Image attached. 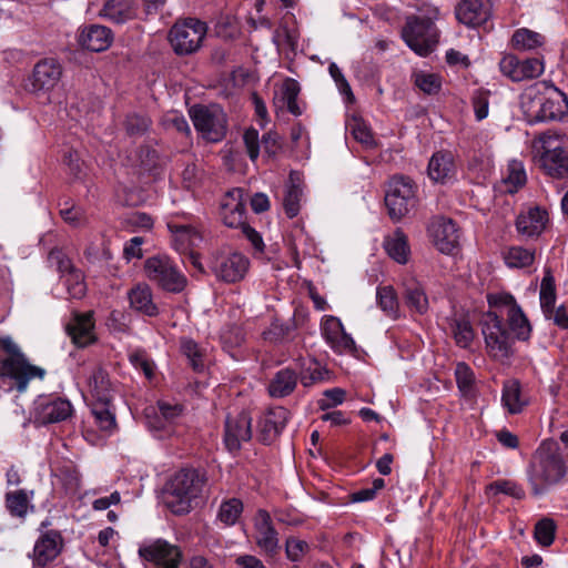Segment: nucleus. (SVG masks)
Masks as SVG:
<instances>
[{
  "label": "nucleus",
  "instance_id": "nucleus-53",
  "mask_svg": "<svg viewBox=\"0 0 568 568\" xmlns=\"http://www.w3.org/2000/svg\"><path fill=\"white\" fill-rule=\"evenodd\" d=\"M488 488L495 494L501 493L517 499H523L525 497V490L523 487L511 480H496L491 483Z\"/></svg>",
  "mask_w": 568,
  "mask_h": 568
},
{
  "label": "nucleus",
  "instance_id": "nucleus-4",
  "mask_svg": "<svg viewBox=\"0 0 568 568\" xmlns=\"http://www.w3.org/2000/svg\"><path fill=\"white\" fill-rule=\"evenodd\" d=\"M416 184L408 176L397 175L390 179L385 204L392 220H400L416 206Z\"/></svg>",
  "mask_w": 568,
  "mask_h": 568
},
{
  "label": "nucleus",
  "instance_id": "nucleus-57",
  "mask_svg": "<svg viewBox=\"0 0 568 568\" xmlns=\"http://www.w3.org/2000/svg\"><path fill=\"white\" fill-rule=\"evenodd\" d=\"M328 72L331 77L334 79L339 92L346 97L347 101H353L354 94L352 92L351 85L345 79L339 68L337 67V64L332 62L328 67Z\"/></svg>",
  "mask_w": 568,
  "mask_h": 568
},
{
  "label": "nucleus",
  "instance_id": "nucleus-13",
  "mask_svg": "<svg viewBox=\"0 0 568 568\" xmlns=\"http://www.w3.org/2000/svg\"><path fill=\"white\" fill-rule=\"evenodd\" d=\"M504 75L514 82L538 78L544 72V63L538 58L520 59L514 54H506L499 62Z\"/></svg>",
  "mask_w": 568,
  "mask_h": 568
},
{
  "label": "nucleus",
  "instance_id": "nucleus-62",
  "mask_svg": "<svg viewBox=\"0 0 568 568\" xmlns=\"http://www.w3.org/2000/svg\"><path fill=\"white\" fill-rule=\"evenodd\" d=\"M307 548H308V545L304 540H300L294 537H288L286 539L285 551H286L287 558L292 561H298L302 558L305 549H307Z\"/></svg>",
  "mask_w": 568,
  "mask_h": 568
},
{
  "label": "nucleus",
  "instance_id": "nucleus-49",
  "mask_svg": "<svg viewBox=\"0 0 568 568\" xmlns=\"http://www.w3.org/2000/svg\"><path fill=\"white\" fill-rule=\"evenodd\" d=\"M302 194V189L295 183H292L287 187L283 199V206L286 215L290 219H293L298 214Z\"/></svg>",
  "mask_w": 568,
  "mask_h": 568
},
{
  "label": "nucleus",
  "instance_id": "nucleus-54",
  "mask_svg": "<svg viewBox=\"0 0 568 568\" xmlns=\"http://www.w3.org/2000/svg\"><path fill=\"white\" fill-rule=\"evenodd\" d=\"M456 383L460 392L468 393L474 384V373L466 363H458L455 369Z\"/></svg>",
  "mask_w": 568,
  "mask_h": 568
},
{
  "label": "nucleus",
  "instance_id": "nucleus-50",
  "mask_svg": "<svg viewBox=\"0 0 568 568\" xmlns=\"http://www.w3.org/2000/svg\"><path fill=\"white\" fill-rule=\"evenodd\" d=\"M326 371L320 366L316 361H310L307 366H302L300 371V381L304 387H310L324 379Z\"/></svg>",
  "mask_w": 568,
  "mask_h": 568
},
{
  "label": "nucleus",
  "instance_id": "nucleus-24",
  "mask_svg": "<svg viewBox=\"0 0 568 568\" xmlns=\"http://www.w3.org/2000/svg\"><path fill=\"white\" fill-rule=\"evenodd\" d=\"M548 222V213L540 207H531L526 213L518 215L516 229L526 237L539 236Z\"/></svg>",
  "mask_w": 568,
  "mask_h": 568
},
{
  "label": "nucleus",
  "instance_id": "nucleus-2",
  "mask_svg": "<svg viewBox=\"0 0 568 568\" xmlns=\"http://www.w3.org/2000/svg\"><path fill=\"white\" fill-rule=\"evenodd\" d=\"M567 468L556 440H544L527 468V479L531 494L544 495L549 487L558 484L566 475Z\"/></svg>",
  "mask_w": 568,
  "mask_h": 568
},
{
  "label": "nucleus",
  "instance_id": "nucleus-39",
  "mask_svg": "<svg viewBox=\"0 0 568 568\" xmlns=\"http://www.w3.org/2000/svg\"><path fill=\"white\" fill-rule=\"evenodd\" d=\"M30 500L24 489L9 491L6 494V508L10 515L23 518L29 509Z\"/></svg>",
  "mask_w": 568,
  "mask_h": 568
},
{
  "label": "nucleus",
  "instance_id": "nucleus-19",
  "mask_svg": "<svg viewBox=\"0 0 568 568\" xmlns=\"http://www.w3.org/2000/svg\"><path fill=\"white\" fill-rule=\"evenodd\" d=\"M63 547V539L58 530H48L38 538L33 548V561L38 566H45L57 558Z\"/></svg>",
  "mask_w": 568,
  "mask_h": 568
},
{
  "label": "nucleus",
  "instance_id": "nucleus-34",
  "mask_svg": "<svg viewBox=\"0 0 568 568\" xmlns=\"http://www.w3.org/2000/svg\"><path fill=\"white\" fill-rule=\"evenodd\" d=\"M501 400L510 414H518L523 410L526 402L521 399L520 384L516 379L505 382Z\"/></svg>",
  "mask_w": 568,
  "mask_h": 568
},
{
  "label": "nucleus",
  "instance_id": "nucleus-58",
  "mask_svg": "<svg viewBox=\"0 0 568 568\" xmlns=\"http://www.w3.org/2000/svg\"><path fill=\"white\" fill-rule=\"evenodd\" d=\"M352 134L356 141L362 143L367 149H372L376 145L374 136L371 130L361 121H355L352 128Z\"/></svg>",
  "mask_w": 568,
  "mask_h": 568
},
{
  "label": "nucleus",
  "instance_id": "nucleus-31",
  "mask_svg": "<svg viewBox=\"0 0 568 568\" xmlns=\"http://www.w3.org/2000/svg\"><path fill=\"white\" fill-rule=\"evenodd\" d=\"M102 12L112 22L124 23L135 16L134 0H109Z\"/></svg>",
  "mask_w": 568,
  "mask_h": 568
},
{
  "label": "nucleus",
  "instance_id": "nucleus-38",
  "mask_svg": "<svg viewBox=\"0 0 568 568\" xmlns=\"http://www.w3.org/2000/svg\"><path fill=\"white\" fill-rule=\"evenodd\" d=\"M180 349L182 354L187 358L190 366L194 372H203L205 364L203 361V352L193 339L182 337L180 339Z\"/></svg>",
  "mask_w": 568,
  "mask_h": 568
},
{
  "label": "nucleus",
  "instance_id": "nucleus-5",
  "mask_svg": "<svg viewBox=\"0 0 568 568\" xmlns=\"http://www.w3.org/2000/svg\"><path fill=\"white\" fill-rule=\"evenodd\" d=\"M194 128L209 142L221 141L227 131L226 114L219 104H196L190 109Z\"/></svg>",
  "mask_w": 568,
  "mask_h": 568
},
{
  "label": "nucleus",
  "instance_id": "nucleus-25",
  "mask_svg": "<svg viewBox=\"0 0 568 568\" xmlns=\"http://www.w3.org/2000/svg\"><path fill=\"white\" fill-rule=\"evenodd\" d=\"M79 43L81 47L93 52L104 51L112 43L111 30L99 24L85 27L79 36Z\"/></svg>",
  "mask_w": 568,
  "mask_h": 568
},
{
  "label": "nucleus",
  "instance_id": "nucleus-56",
  "mask_svg": "<svg viewBox=\"0 0 568 568\" xmlns=\"http://www.w3.org/2000/svg\"><path fill=\"white\" fill-rule=\"evenodd\" d=\"M415 84L427 94H435L440 90V79L433 73L416 74Z\"/></svg>",
  "mask_w": 568,
  "mask_h": 568
},
{
  "label": "nucleus",
  "instance_id": "nucleus-11",
  "mask_svg": "<svg viewBox=\"0 0 568 568\" xmlns=\"http://www.w3.org/2000/svg\"><path fill=\"white\" fill-rule=\"evenodd\" d=\"M248 258L239 252H217L210 260V270L224 283H236L244 278L248 270Z\"/></svg>",
  "mask_w": 568,
  "mask_h": 568
},
{
  "label": "nucleus",
  "instance_id": "nucleus-35",
  "mask_svg": "<svg viewBox=\"0 0 568 568\" xmlns=\"http://www.w3.org/2000/svg\"><path fill=\"white\" fill-rule=\"evenodd\" d=\"M151 119L143 113H128L123 121V129L129 138L138 139L143 136L151 128Z\"/></svg>",
  "mask_w": 568,
  "mask_h": 568
},
{
  "label": "nucleus",
  "instance_id": "nucleus-10",
  "mask_svg": "<svg viewBox=\"0 0 568 568\" xmlns=\"http://www.w3.org/2000/svg\"><path fill=\"white\" fill-rule=\"evenodd\" d=\"M481 333L490 353L495 357H509L514 339L495 312H487L480 322Z\"/></svg>",
  "mask_w": 568,
  "mask_h": 568
},
{
  "label": "nucleus",
  "instance_id": "nucleus-15",
  "mask_svg": "<svg viewBox=\"0 0 568 568\" xmlns=\"http://www.w3.org/2000/svg\"><path fill=\"white\" fill-rule=\"evenodd\" d=\"M252 418L246 412H241L236 416H227L225 420L224 443L230 452H236L241 448L243 442H248L252 437Z\"/></svg>",
  "mask_w": 568,
  "mask_h": 568
},
{
  "label": "nucleus",
  "instance_id": "nucleus-64",
  "mask_svg": "<svg viewBox=\"0 0 568 568\" xmlns=\"http://www.w3.org/2000/svg\"><path fill=\"white\" fill-rule=\"evenodd\" d=\"M82 210L80 207L70 204L69 201H65L63 206L60 209L61 217L71 225H79L82 221Z\"/></svg>",
  "mask_w": 568,
  "mask_h": 568
},
{
  "label": "nucleus",
  "instance_id": "nucleus-30",
  "mask_svg": "<svg viewBox=\"0 0 568 568\" xmlns=\"http://www.w3.org/2000/svg\"><path fill=\"white\" fill-rule=\"evenodd\" d=\"M298 376L291 368L278 371L268 385V393L274 398H283L293 393L297 385Z\"/></svg>",
  "mask_w": 568,
  "mask_h": 568
},
{
  "label": "nucleus",
  "instance_id": "nucleus-16",
  "mask_svg": "<svg viewBox=\"0 0 568 568\" xmlns=\"http://www.w3.org/2000/svg\"><path fill=\"white\" fill-rule=\"evenodd\" d=\"M288 410L284 407L268 409L258 420V439L270 445L280 436L288 420Z\"/></svg>",
  "mask_w": 568,
  "mask_h": 568
},
{
  "label": "nucleus",
  "instance_id": "nucleus-21",
  "mask_svg": "<svg viewBox=\"0 0 568 568\" xmlns=\"http://www.w3.org/2000/svg\"><path fill=\"white\" fill-rule=\"evenodd\" d=\"M256 528V544L263 549L267 555L274 556L278 552V537L277 531L275 530L270 514L260 509L256 515L255 520Z\"/></svg>",
  "mask_w": 568,
  "mask_h": 568
},
{
  "label": "nucleus",
  "instance_id": "nucleus-42",
  "mask_svg": "<svg viewBox=\"0 0 568 568\" xmlns=\"http://www.w3.org/2000/svg\"><path fill=\"white\" fill-rule=\"evenodd\" d=\"M513 47L517 50H532L544 43V37L529 29H518L511 38Z\"/></svg>",
  "mask_w": 568,
  "mask_h": 568
},
{
  "label": "nucleus",
  "instance_id": "nucleus-43",
  "mask_svg": "<svg viewBox=\"0 0 568 568\" xmlns=\"http://www.w3.org/2000/svg\"><path fill=\"white\" fill-rule=\"evenodd\" d=\"M301 88L296 80L286 79L282 85V101L286 105L290 113L293 115H301L302 110L297 104V97Z\"/></svg>",
  "mask_w": 568,
  "mask_h": 568
},
{
  "label": "nucleus",
  "instance_id": "nucleus-44",
  "mask_svg": "<svg viewBox=\"0 0 568 568\" xmlns=\"http://www.w3.org/2000/svg\"><path fill=\"white\" fill-rule=\"evenodd\" d=\"M450 329L456 344L460 347H468L474 339V329L466 318H454L450 322Z\"/></svg>",
  "mask_w": 568,
  "mask_h": 568
},
{
  "label": "nucleus",
  "instance_id": "nucleus-41",
  "mask_svg": "<svg viewBox=\"0 0 568 568\" xmlns=\"http://www.w3.org/2000/svg\"><path fill=\"white\" fill-rule=\"evenodd\" d=\"M92 414L102 430H112L115 428L116 423L114 413L111 410V400L97 399L92 407Z\"/></svg>",
  "mask_w": 568,
  "mask_h": 568
},
{
  "label": "nucleus",
  "instance_id": "nucleus-22",
  "mask_svg": "<svg viewBox=\"0 0 568 568\" xmlns=\"http://www.w3.org/2000/svg\"><path fill=\"white\" fill-rule=\"evenodd\" d=\"M428 176L437 183L446 184L455 180L456 165L454 156L448 151L434 153L428 162Z\"/></svg>",
  "mask_w": 568,
  "mask_h": 568
},
{
  "label": "nucleus",
  "instance_id": "nucleus-3",
  "mask_svg": "<svg viewBox=\"0 0 568 568\" xmlns=\"http://www.w3.org/2000/svg\"><path fill=\"white\" fill-rule=\"evenodd\" d=\"M205 483L204 471L194 468L181 469L165 485V505L175 515L190 513L192 503L201 495Z\"/></svg>",
  "mask_w": 568,
  "mask_h": 568
},
{
  "label": "nucleus",
  "instance_id": "nucleus-32",
  "mask_svg": "<svg viewBox=\"0 0 568 568\" xmlns=\"http://www.w3.org/2000/svg\"><path fill=\"white\" fill-rule=\"evenodd\" d=\"M556 303V285L551 271L547 268L540 284V306L546 316L550 318Z\"/></svg>",
  "mask_w": 568,
  "mask_h": 568
},
{
  "label": "nucleus",
  "instance_id": "nucleus-28",
  "mask_svg": "<svg viewBox=\"0 0 568 568\" xmlns=\"http://www.w3.org/2000/svg\"><path fill=\"white\" fill-rule=\"evenodd\" d=\"M168 227L173 235L174 246L180 252H186L202 241L200 233L192 225L171 222Z\"/></svg>",
  "mask_w": 568,
  "mask_h": 568
},
{
  "label": "nucleus",
  "instance_id": "nucleus-6",
  "mask_svg": "<svg viewBox=\"0 0 568 568\" xmlns=\"http://www.w3.org/2000/svg\"><path fill=\"white\" fill-rule=\"evenodd\" d=\"M206 31V24L194 18L175 22L169 32L173 51L179 55L196 52L202 45Z\"/></svg>",
  "mask_w": 568,
  "mask_h": 568
},
{
  "label": "nucleus",
  "instance_id": "nucleus-48",
  "mask_svg": "<svg viewBox=\"0 0 568 568\" xmlns=\"http://www.w3.org/2000/svg\"><path fill=\"white\" fill-rule=\"evenodd\" d=\"M63 278L68 294L70 295L71 298L80 300L85 295L87 285L84 282V276L80 270L71 272Z\"/></svg>",
  "mask_w": 568,
  "mask_h": 568
},
{
  "label": "nucleus",
  "instance_id": "nucleus-45",
  "mask_svg": "<svg viewBox=\"0 0 568 568\" xmlns=\"http://www.w3.org/2000/svg\"><path fill=\"white\" fill-rule=\"evenodd\" d=\"M505 261L510 267H527L535 261V251L521 246H513L506 253Z\"/></svg>",
  "mask_w": 568,
  "mask_h": 568
},
{
  "label": "nucleus",
  "instance_id": "nucleus-1",
  "mask_svg": "<svg viewBox=\"0 0 568 568\" xmlns=\"http://www.w3.org/2000/svg\"><path fill=\"white\" fill-rule=\"evenodd\" d=\"M521 106L530 123L564 121L568 116V97L546 82L528 88L523 95Z\"/></svg>",
  "mask_w": 568,
  "mask_h": 568
},
{
  "label": "nucleus",
  "instance_id": "nucleus-17",
  "mask_svg": "<svg viewBox=\"0 0 568 568\" xmlns=\"http://www.w3.org/2000/svg\"><path fill=\"white\" fill-rule=\"evenodd\" d=\"M491 4L489 0H460L455 8L459 22L468 27L484 24L490 17Z\"/></svg>",
  "mask_w": 568,
  "mask_h": 568
},
{
  "label": "nucleus",
  "instance_id": "nucleus-40",
  "mask_svg": "<svg viewBox=\"0 0 568 568\" xmlns=\"http://www.w3.org/2000/svg\"><path fill=\"white\" fill-rule=\"evenodd\" d=\"M385 250L388 255L400 264H405L408 260V245L406 236L402 232H396L393 237L385 240Z\"/></svg>",
  "mask_w": 568,
  "mask_h": 568
},
{
  "label": "nucleus",
  "instance_id": "nucleus-55",
  "mask_svg": "<svg viewBox=\"0 0 568 568\" xmlns=\"http://www.w3.org/2000/svg\"><path fill=\"white\" fill-rule=\"evenodd\" d=\"M49 262L57 266L62 277L78 270L74 267L71 260L59 248L51 250L49 253Z\"/></svg>",
  "mask_w": 568,
  "mask_h": 568
},
{
  "label": "nucleus",
  "instance_id": "nucleus-52",
  "mask_svg": "<svg viewBox=\"0 0 568 568\" xmlns=\"http://www.w3.org/2000/svg\"><path fill=\"white\" fill-rule=\"evenodd\" d=\"M377 302L381 308L387 314L392 315L396 313L397 310V300L396 294L390 286L379 287L377 290Z\"/></svg>",
  "mask_w": 568,
  "mask_h": 568
},
{
  "label": "nucleus",
  "instance_id": "nucleus-20",
  "mask_svg": "<svg viewBox=\"0 0 568 568\" xmlns=\"http://www.w3.org/2000/svg\"><path fill=\"white\" fill-rule=\"evenodd\" d=\"M540 166L544 172L554 179L568 178V150L561 146L550 148L544 145L540 156Z\"/></svg>",
  "mask_w": 568,
  "mask_h": 568
},
{
  "label": "nucleus",
  "instance_id": "nucleus-61",
  "mask_svg": "<svg viewBox=\"0 0 568 568\" xmlns=\"http://www.w3.org/2000/svg\"><path fill=\"white\" fill-rule=\"evenodd\" d=\"M130 362L134 367L141 369L145 377L151 379L154 374V364L150 361L143 352H135L130 355Z\"/></svg>",
  "mask_w": 568,
  "mask_h": 568
},
{
  "label": "nucleus",
  "instance_id": "nucleus-27",
  "mask_svg": "<svg viewBox=\"0 0 568 568\" xmlns=\"http://www.w3.org/2000/svg\"><path fill=\"white\" fill-rule=\"evenodd\" d=\"M139 166L153 179H160L164 171L165 159L150 145H142L138 151Z\"/></svg>",
  "mask_w": 568,
  "mask_h": 568
},
{
  "label": "nucleus",
  "instance_id": "nucleus-9",
  "mask_svg": "<svg viewBox=\"0 0 568 568\" xmlns=\"http://www.w3.org/2000/svg\"><path fill=\"white\" fill-rule=\"evenodd\" d=\"M145 568H180L183 551L178 545L156 539L139 548Z\"/></svg>",
  "mask_w": 568,
  "mask_h": 568
},
{
  "label": "nucleus",
  "instance_id": "nucleus-18",
  "mask_svg": "<svg viewBox=\"0 0 568 568\" xmlns=\"http://www.w3.org/2000/svg\"><path fill=\"white\" fill-rule=\"evenodd\" d=\"M73 407L68 399L61 397L48 398L38 404L36 419L42 425L54 424L71 417Z\"/></svg>",
  "mask_w": 568,
  "mask_h": 568
},
{
  "label": "nucleus",
  "instance_id": "nucleus-46",
  "mask_svg": "<svg viewBox=\"0 0 568 568\" xmlns=\"http://www.w3.org/2000/svg\"><path fill=\"white\" fill-rule=\"evenodd\" d=\"M159 416H156V429L165 428L166 424L173 423L181 416L183 407L179 404H170L166 402H159Z\"/></svg>",
  "mask_w": 568,
  "mask_h": 568
},
{
  "label": "nucleus",
  "instance_id": "nucleus-59",
  "mask_svg": "<svg viewBox=\"0 0 568 568\" xmlns=\"http://www.w3.org/2000/svg\"><path fill=\"white\" fill-rule=\"evenodd\" d=\"M262 146L268 156H275L283 146V141L277 132L270 131L262 138Z\"/></svg>",
  "mask_w": 568,
  "mask_h": 568
},
{
  "label": "nucleus",
  "instance_id": "nucleus-33",
  "mask_svg": "<svg viewBox=\"0 0 568 568\" xmlns=\"http://www.w3.org/2000/svg\"><path fill=\"white\" fill-rule=\"evenodd\" d=\"M405 304L418 314L428 310V298L423 286L417 282L406 284L404 292Z\"/></svg>",
  "mask_w": 568,
  "mask_h": 568
},
{
  "label": "nucleus",
  "instance_id": "nucleus-26",
  "mask_svg": "<svg viewBox=\"0 0 568 568\" xmlns=\"http://www.w3.org/2000/svg\"><path fill=\"white\" fill-rule=\"evenodd\" d=\"M327 342L341 352L355 353L356 344L353 337L344 331L339 320L331 317L323 327Z\"/></svg>",
  "mask_w": 568,
  "mask_h": 568
},
{
  "label": "nucleus",
  "instance_id": "nucleus-60",
  "mask_svg": "<svg viewBox=\"0 0 568 568\" xmlns=\"http://www.w3.org/2000/svg\"><path fill=\"white\" fill-rule=\"evenodd\" d=\"M243 141L250 159L255 161L260 154L258 131L253 128L247 129L243 134Z\"/></svg>",
  "mask_w": 568,
  "mask_h": 568
},
{
  "label": "nucleus",
  "instance_id": "nucleus-63",
  "mask_svg": "<svg viewBox=\"0 0 568 568\" xmlns=\"http://www.w3.org/2000/svg\"><path fill=\"white\" fill-rule=\"evenodd\" d=\"M326 399H321L318 406L322 410H326L333 406L339 405L345 399V390L342 388H332L324 392Z\"/></svg>",
  "mask_w": 568,
  "mask_h": 568
},
{
  "label": "nucleus",
  "instance_id": "nucleus-36",
  "mask_svg": "<svg viewBox=\"0 0 568 568\" xmlns=\"http://www.w3.org/2000/svg\"><path fill=\"white\" fill-rule=\"evenodd\" d=\"M90 389L98 400H112L109 374L102 367H97L89 381Z\"/></svg>",
  "mask_w": 568,
  "mask_h": 568
},
{
  "label": "nucleus",
  "instance_id": "nucleus-51",
  "mask_svg": "<svg viewBox=\"0 0 568 568\" xmlns=\"http://www.w3.org/2000/svg\"><path fill=\"white\" fill-rule=\"evenodd\" d=\"M556 525L550 518H542L535 526V538L538 544L548 547L554 542Z\"/></svg>",
  "mask_w": 568,
  "mask_h": 568
},
{
  "label": "nucleus",
  "instance_id": "nucleus-7",
  "mask_svg": "<svg viewBox=\"0 0 568 568\" xmlns=\"http://www.w3.org/2000/svg\"><path fill=\"white\" fill-rule=\"evenodd\" d=\"M144 271L151 282L170 293L182 292L187 283L171 258L164 255L149 257L144 263Z\"/></svg>",
  "mask_w": 568,
  "mask_h": 568
},
{
  "label": "nucleus",
  "instance_id": "nucleus-23",
  "mask_svg": "<svg viewBox=\"0 0 568 568\" xmlns=\"http://www.w3.org/2000/svg\"><path fill=\"white\" fill-rule=\"evenodd\" d=\"M94 323L91 313H74L73 318L65 326L68 335L78 347H85L94 342Z\"/></svg>",
  "mask_w": 568,
  "mask_h": 568
},
{
  "label": "nucleus",
  "instance_id": "nucleus-14",
  "mask_svg": "<svg viewBox=\"0 0 568 568\" xmlns=\"http://www.w3.org/2000/svg\"><path fill=\"white\" fill-rule=\"evenodd\" d=\"M434 245L444 254H454L459 243V230L452 219L436 216L428 225Z\"/></svg>",
  "mask_w": 568,
  "mask_h": 568
},
{
  "label": "nucleus",
  "instance_id": "nucleus-47",
  "mask_svg": "<svg viewBox=\"0 0 568 568\" xmlns=\"http://www.w3.org/2000/svg\"><path fill=\"white\" fill-rule=\"evenodd\" d=\"M243 511V504L237 498H231L221 504L219 519L225 525H234Z\"/></svg>",
  "mask_w": 568,
  "mask_h": 568
},
{
  "label": "nucleus",
  "instance_id": "nucleus-37",
  "mask_svg": "<svg viewBox=\"0 0 568 568\" xmlns=\"http://www.w3.org/2000/svg\"><path fill=\"white\" fill-rule=\"evenodd\" d=\"M508 322L510 329L516 334L518 339L527 341L529 338L531 327L520 306L509 308Z\"/></svg>",
  "mask_w": 568,
  "mask_h": 568
},
{
  "label": "nucleus",
  "instance_id": "nucleus-29",
  "mask_svg": "<svg viewBox=\"0 0 568 568\" xmlns=\"http://www.w3.org/2000/svg\"><path fill=\"white\" fill-rule=\"evenodd\" d=\"M130 305L135 311L146 315L156 316L158 306L152 301L151 288L146 284H139L129 292Z\"/></svg>",
  "mask_w": 568,
  "mask_h": 568
},
{
  "label": "nucleus",
  "instance_id": "nucleus-8",
  "mask_svg": "<svg viewBox=\"0 0 568 568\" xmlns=\"http://www.w3.org/2000/svg\"><path fill=\"white\" fill-rule=\"evenodd\" d=\"M402 34L406 44L422 57L428 55L438 42L436 26L429 19L409 18Z\"/></svg>",
  "mask_w": 568,
  "mask_h": 568
},
{
  "label": "nucleus",
  "instance_id": "nucleus-12",
  "mask_svg": "<svg viewBox=\"0 0 568 568\" xmlns=\"http://www.w3.org/2000/svg\"><path fill=\"white\" fill-rule=\"evenodd\" d=\"M61 75L62 67L55 59H42L28 78L26 90L37 97L45 95L58 85Z\"/></svg>",
  "mask_w": 568,
  "mask_h": 568
}]
</instances>
